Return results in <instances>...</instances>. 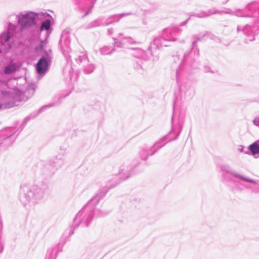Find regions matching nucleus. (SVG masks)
Segmentation results:
<instances>
[{"label": "nucleus", "instance_id": "423d86ee", "mask_svg": "<svg viewBox=\"0 0 259 259\" xmlns=\"http://www.w3.org/2000/svg\"><path fill=\"white\" fill-rule=\"evenodd\" d=\"M239 177L240 178V179H241L242 180H244L245 181L251 182V183H254V182L253 180H250V179H248L245 178L244 177H243L242 176H240Z\"/></svg>", "mask_w": 259, "mask_h": 259}, {"label": "nucleus", "instance_id": "7ed1b4c3", "mask_svg": "<svg viewBox=\"0 0 259 259\" xmlns=\"http://www.w3.org/2000/svg\"><path fill=\"white\" fill-rule=\"evenodd\" d=\"M24 20L28 25H32L35 23V18L33 16L26 15Z\"/></svg>", "mask_w": 259, "mask_h": 259}, {"label": "nucleus", "instance_id": "f257e3e1", "mask_svg": "<svg viewBox=\"0 0 259 259\" xmlns=\"http://www.w3.org/2000/svg\"><path fill=\"white\" fill-rule=\"evenodd\" d=\"M48 67V62L45 58H41L36 64V70L39 74L44 73Z\"/></svg>", "mask_w": 259, "mask_h": 259}, {"label": "nucleus", "instance_id": "f03ea898", "mask_svg": "<svg viewBox=\"0 0 259 259\" xmlns=\"http://www.w3.org/2000/svg\"><path fill=\"white\" fill-rule=\"evenodd\" d=\"M249 149L252 155L259 153V140L251 144L249 147Z\"/></svg>", "mask_w": 259, "mask_h": 259}, {"label": "nucleus", "instance_id": "39448f33", "mask_svg": "<svg viewBox=\"0 0 259 259\" xmlns=\"http://www.w3.org/2000/svg\"><path fill=\"white\" fill-rule=\"evenodd\" d=\"M51 26V21L50 20H46L44 22H42L41 26L40 29L41 30H48L50 29Z\"/></svg>", "mask_w": 259, "mask_h": 259}, {"label": "nucleus", "instance_id": "0eeeda50", "mask_svg": "<svg viewBox=\"0 0 259 259\" xmlns=\"http://www.w3.org/2000/svg\"><path fill=\"white\" fill-rule=\"evenodd\" d=\"M2 104H0V109L2 108Z\"/></svg>", "mask_w": 259, "mask_h": 259}, {"label": "nucleus", "instance_id": "20e7f679", "mask_svg": "<svg viewBox=\"0 0 259 259\" xmlns=\"http://www.w3.org/2000/svg\"><path fill=\"white\" fill-rule=\"evenodd\" d=\"M16 69V67L15 64H10L5 68L4 71L6 74H10L15 71Z\"/></svg>", "mask_w": 259, "mask_h": 259}]
</instances>
